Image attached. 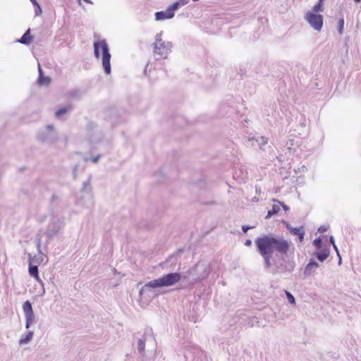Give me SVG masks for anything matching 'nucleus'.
<instances>
[{
  "label": "nucleus",
  "instance_id": "17",
  "mask_svg": "<svg viewBox=\"0 0 361 361\" xmlns=\"http://www.w3.org/2000/svg\"><path fill=\"white\" fill-rule=\"evenodd\" d=\"M344 23H345V22H344L343 18H341L338 20V30L340 34H343V29H344Z\"/></svg>",
  "mask_w": 361,
  "mask_h": 361
},
{
  "label": "nucleus",
  "instance_id": "18",
  "mask_svg": "<svg viewBox=\"0 0 361 361\" xmlns=\"http://www.w3.org/2000/svg\"><path fill=\"white\" fill-rule=\"evenodd\" d=\"M286 295L287 296L288 300L290 304H295V298L292 294H290L288 291H286Z\"/></svg>",
  "mask_w": 361,
  "mask_h": 361
},
{
  "label": "nucleus",
  "instance_id": "3",
  "mask_svg": "<svg viewBox=\"0 0 361 361\" xmlns=\"http://www.w3.org/2000/svg\"><path fill=\"white\" fill-rule=\"evenodd\" d=\"M181 276L179 273H171L161 278L149 281L146 286L151 288L170 286L179 282Z\"/></svg>",
  "mask_w": 361,
  "mask_h": 361
},
{
  "label": "nucleus",
  "instance_id": "13",
  "mask_svg": "<svg viewBox=\"0 0 361 361\" xmlns=\"http://www.w3.org/2000/svg\"><path fill=\"white\" fill-rule=\"evenodd\" d=\"M23 310L25 314H30L33 312L32 304L30 301H25L23 305Z\"/></svg>",
  "mask_w": 361,
  "mask_h": 361
},
{
  "label": "nucleus",
  "instance_id": "21",
  "mask_svg": "<svg viewBox=\"0 0 361 361\" xmlns=\"http://www.w3.org/2000/svg\"><path fill=\"white\" fill-rule=\"evenodd\" d=\"M313 243H314V245H315L316 247L320 248L321 247V244H322V239L317 238V239H315L314 240Z\"/></svg>",
  "mask_w": 361,
  "mask_h": 361
},
{
  "label": "nucleus",
  "instance_id": "9",
  "mask_svg": "<svg viewBox=\"0 0 361 361\" xmlns=\"http://www.w3.org/2000/svg\"><path fill=\"white\" fill-rule=\"evenodd\" d=\"M32 40V37L30 35V30H27L24 35L22 36L18 42L21 44H28Z\"/></svg>",
  "mask_w": 361,
  "mask_h": 361
},
{
  "label": "nucleus",
  "instance_id": "15",
  "mask_svg": "<svg viewBox=\"0 0 361 361\" xmlns=\"http://www.w3.org/2000/svg\"><path fill=\"white\" fill-rule=\"evenodd\" d=\"M32 336H33V333L32 331H30L26 336L25 338H20L19 343L20 344H24V343H27L29 341H30V340L32 339Z\"/></svg>",
  "mask_w": 361,
  "mask_h": 361
},
{
  "label": "nucleus",
  "instance_id": "11",
  "mask_svg": "<svg viewBox=\"0 0 361 361\" xmlns=\"http://www.w3.org/2000/svg\"><path fill=\"white\" fill-rule=\"evenodd\" d=\"M319 267V264L314 261H310L305 267V274L307 275H310L313 271V269L317 268Z\"/></svg>",
  "mask_w": 361,
  "mask_h": 361
},
{
  "label": "nucleus",
  "instance_id": "20",
  "mask_svg": "<svg viewBox=\"0 0 361 361\" xmlns=\"http://www.w3.org/2000/svg\"><path fill=\"white\" fill-rule=\"evenodd\" d=\"M145 349V342L142 340L138 341V350L140 352H143Z\"/></svg>",
  "mask_w": 361,
  "mask_h": 361
},
{
  "label": "nucleus",
  "instance_id": "1",
  "mask_svg": "<svg viewBox=\"0 0 361 361\" xmlns=\"http://www.w3.org/2000/svg\"><path fill=\"white\" fill-rule=\"evenodd\" d=\"M255 245L268 267L271 265V259L274 252L283 259L294 250L290 242L273 235H264L257 238L255 240Z\"/></svg>",
  "mask_w": 361,
  "mask_h": 361
},
{
  "label": "nucleus",
  "instance_id": "26",
  "mask_svg": "<svg viewBox=\"0 0 361 361\" xmlns=\"http://www.w3.org/2000/svg\"><path fill=\"white\" fill-rule=\"evenodd\" d=\"M251 244H252V242H251V240H247L245 241V245L246 246H250V245H251Z\"/></svg>",
  "mask_w": 361,
  "mask_h": 361
},
{
  "label": "nucleus",
  "instance_id": "28",
  "mask_svg": "<svg viewBox=\"0 0 361 361\" xmlns=\"http://www.w3.org/2000/svg\"><path fill=\"white\" fill-rule=\"evenodd\" d=\"M324 0H319L318 3H321L324 5Z\"/></svg>",
  "mask_w": 361,
  "mask_h": 361
},
{
  "label": "nucleus",
  "instance_id": "16",
  "mask_svg": "<svg viewBox=\"0 0 361 361\" xmlns=\"http://www.w3.org/2000/svg\"><path fill=\"white\" fill-rule=\"evenodd\" d=\"M311 11L314 12V13L323 12L324 11V5L322 4L321 3H317V4H315L313 6L312 11Z\"/></svg>",
  "mask_w": 361,
  "mask_h": 361
},
{
  "label": "nucleus",
  "instance_id": "6",
  "mask_svg": "<svg viewBox=\"0 0 361 361\" xmlns=\"http://www.w3.org/2000/svg\"><path fill=\"white\" fill-rule=\"evenodd\" d=\"M170 51L168 44H166L161 39L157 38L154 42V54L155 56H159L161 58H166Z\"/></svg>",
  "mask_w": 361,
  "mask_h": 361
},
{
  "label": "nucleus",
  "instance_id": "27",
  "mask_svg": "<svg viewBox=\"0 0 361 361\" xmlns=\"http://www.w3.org/2000/svg\"><path fill=\"white\" fill-rule=\"evenodd\" d=\"M274 214V213H272V211L271 210V211H269V212H268V214H267V216H271L272 214Z\"/></svg>",
  "mask_w": 361,
  "mask_h": 361
},
{
  "label": "nucleus",
  "instance_id": "29",
  "mask_svg": "<svg viewBox=\"0 0 361 361\" xmlns=\"http://www.w3.org/2000/svg\"><path fill=\"white\" fill-rule=\"evenodd\" d=\"M356 3H360L361 0H354Z\"/></svg>",
  "mask_w": 361,
  "mask_h": 361
},
{
  "label": "nucleus",
  "instance_id": "14",
  "mask_svg": "<svg viewBox=\"0 0 361 361\" xmlns=\"http://www.w3.org/2000/svg\"><path fill=\"white\" fill-rule=\"evenodd\" d=\"M26 318V328L28 329L35 319L34 312L25 314Z\"/></svg>",
  "mask_w": 361,
  "mask_h": 361
},
{
  "label": "nucleus",
  "instance_id": "5",
  "mask_svg": "<svg viewBox=\"0 0 361 361\" xmlns=\"http://www.w3.org/2000/svg\"><path fill=\"white\" fill-rule=\"evenodd\" d=\"M305 19L315 30H322L324 23V17L322 15L314 13L312 11H307L305 16Z\"/></svg>",
  "mask_w": 361,
  "mask_h": 361
},
{
  "label": "nucleus",
  "instance_id": "22",
  "mask_svg": "<svg viewBox=\"0 0 361 361\" xmlns=\"http://www.w3.org/2000/svg\"><path fill=\"white\" fill-rule=\"evenodd\" d=\"M330 242H331V243L333 245L334 248L335 249V250L336 251V252L338 254V250L337 246H336V244H335L334 237H332V236H331V237L330 238Z\"/></svg>",
  "mask_w": 361,
  "mask_h": 361
},
{
  "label": "nucleus",
  "instance_id": "2",
  "mask_svg": "<svg viewBox=\"0 0 361 361\" xmlns=\"http://www.w3.org/2000/svg\"><path fill=\"white\" fill-rule=\"evenodd\" d=\"M99 51H101L102 53V66L104 72L106 74H109L111 73V54L109 53L108 44L104 39L98 40L94 42V52L97 59L99 58Z\"/></svg>",
  "mask_w": 361,
  "mask_h": 361
},
{
  "label": "nucleus",
  "instance_id": "4",
  "mask_svg": "<svg viewBox=\"0 0 361 361\" xmlns=\"http://www.w3.org/2000/svg\"><path fill=\"white\" fill-rule=\"evenodd\" d=\"M187 3V0H179L169 6L166 11L157 12L155 13L156 20H163L172 18L174 16V11H176L180 6H183Z\"/></svg>",
  "mask_w": 361,
  "mask_h": 361
},
{
  "label": "nucleus",
  "instance_id": "24",
  "mask_svg": "<svg viewBox=\"0 0 361 361\" xmlns=\"http://www.w3.org/2000/svg\"><path fill=\"white\" fill-rule=\"evenodd\" d=\"M242 229L244 231V233H246L248 231V229H250V227L246 226H243Z\"/></svg>",
  "mask_w": 361,
  "mask_h": 361
},
{
  "label": "nucleus",
  "instance_id": "12",
  "mask_svg": "<svg viewBox=\"0 0 361 361\" xmlns=\"http://www.w3.org/2000/svg\"><path fill=\"white\" fill-rule=\"evenodd\" d=\"M290 233L295 235H298L300 242L303 240L305 232L302 228H292Z\"/></svg>",
  "mask_w": 361,
  "mask_h": 361
},
{
  "label": "nucleus",
  "instance_id": "8",
  "mask_svg": "<svg viewBox=\"0 0 361 361\" xmlns=\"http://www.w3.org/2000/svg\"><path fill=\"white\" fill-rule=\"evenodd\" d=\"M39 76L38 78L39 85H46V86L49 85V83L51 82V78L48 76H44V75H42V70L40 68H39Z\"/></svg>",
  "mask_w": 361,
  "mask_h": 361
},
{
  "label": "nucleus",
  "instance_id": "19",
  "mask_svg": "<svg viewBox=\"0 0 361 361\" xmlns=\"http://www.w3.org/2000/svg\"><path fill=\"white\" fill-rule=\"evenodd\" d=\"M68 108H66V107L61 108V109H59V110L56 111V115L57 116H61L62 114H66L68 111Z\"/></svg>",
  "mask_w": 361,
  "mask_h": 361
},
{
  "label": "nucleus",
  "instance_id": "7",
  "mask_svg": "<svg viewBox=\"0 0 361 361\" xmlns=\"http://www.w3.org/2000/svg\"><path fill=\"white\" fill-rule=\"evenodd\" d=\"M320 262H324L329 255V249L324 248L314 254Z\"/></svg>",
  "mask_w": 361,
  "mask_h": 361
},
{
  "label": "nucleus",
  "instance_id": "25",
  "mask_svg": "<svg viewBox=\"0 0 361 361\" xmlns=\"http://www.w3.org/2000/svg\"><path fill=\"white\" fill-rule=\"evenodd\" d=\"M99 159V156L95 157L92 159V162L97 163Z\"/></svg>",
  "mask_w": 361,
  "mask_h": 361
},
{
  "label": "nucleus",
  "instance_id": "23",
  "mask_svg": "<svg viewBox=\"0 0 361 361\" xmlns=\"http://www.w3.org/2000/svg\"><path fill=\"white\" fill-rule=\"evenodd\" d=\"M279 207L278 206L274 205V206L273 207V208H272V210H271V211H272V213L276 214V213H277V212H279Z\"/></svg>",
  "mask_w": 361,
  "mask_h": 361
},
{
  "label": "nucleus",
  "instance_id": "10",
  "mask_svg": "<svg viewBox=\"0 0 361 361\" xmlns=\"http://www.w3.org/2000/svg\"><path fill=\"white\" fill-rule=\"evenodd\" d=\"M29 274L31 276L34 277L36 281H41L40 277L39 276V273H38V268L37 266H32V265L30 264Z\"/></svg>",
  "mask_w": 361,
  "mask_h": 361
}]
</instances>
